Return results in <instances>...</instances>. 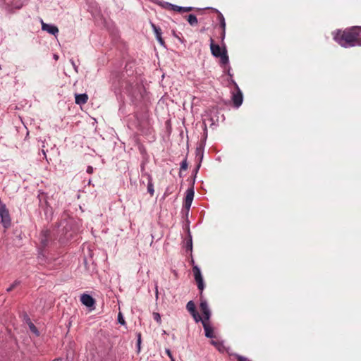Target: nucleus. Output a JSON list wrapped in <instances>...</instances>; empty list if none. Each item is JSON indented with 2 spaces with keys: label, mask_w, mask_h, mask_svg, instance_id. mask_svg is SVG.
<instances>
[{
  "label": "nucleus",
  "mask_w": 361,
  "mask_h": 361,
  "mask_svg": "<svg viewBox=\"0 0 361 361\" xmlns=\"http://www.w3.org/2000/svg\"><path fill=\"white\" fill-rule=\"evenodd\" d=\"M334 39L344 47H353L356 44H360L359 32L356 27H353L343 31L337 30Z\"/></svg>",
  "instance_id": "f257e3e1"
},
{
  "label": "nucleus",
  "mask_w": 361,
  "mask_h": 361,
  "mask_svg": "<svg viewBox=\"0 0 361 361\" xmlns=\"http://www.w3.org/2000/svg\"><path fill=\"white\" fill-rule=\"evenodd\" d=\"M191 263H192V264H194V260H193V259H192Z\"/></svg>",
  "instance_id": "58836bf2"
},
{
  "label": "nucleus",
  "mask_w": 361,
  "mask_h": 361,
  "mask_svg": "<svg viewBox=\"0 0 361 361\" xmlns=\"http://www.w3.org/2000/svg\"><path fill=\"white\" fill-rule=\"evenodd\" d=\"M147 191L151 195V196L154 195V190L152 183V178L149 175L148 176Z\"/></svg>",
  "instance_id": "2eb2a0df"
},
{
  "label": "nucleus",
  "mask_w": 361,
  "mask_h": 361,
  "mask_svg": "<svg viewBox=\"0 0 361 361\" xmlns=\"http://www.w3.org/2000/svg\"><path fill=\"white\" fill-rule=\"evenodd\" d=\"M0 221L1 224L5 228H8L11 224L9 211L6 204H2L0 208Z\"/></svg>",
  "instance_id": "f03ea898"
},
{
  "label": "nucleus",
  "mask_w": 361,
  "mask_h": 361,
  "mask_svg": "<svg viewBox=\"0 0 361 361\" xmlns=\"http://www.w3.org/2000/svg\"><path fill=\"white\" fill-rule=\"evenodd\" d=\"M42 153H43L44 156V157H46L45 151H44V149H42Z\"/></svg>",
  "instance_id": "c9c22d12"
},
{
  "label": "nucleus",
  "mask_w": 361,
  "mask_h": 361,
  "mask_svg": "<svg viewBox=\"0 0 361 361\" xmlns=\"http://www.w3.org/2000/svg\"><path fill=\"white\" fill-rule=\"evenodd\" d=\"M80 302L90 308H94L95 304V300L88 294H82L80 296Z\"/></svg>",
  "instance_id": "6e6552de"
},
{
  "label": "nucleus",
  "mask_w": 361,
  "mask_h": 361,
  "mask_svg": "<svg viewBox=\"0 0 361 361\" xmlns=\"http://www.w3.org/2000/svg\"><path fill=\"white\" fill-rule=\"evenodd\" d=\"M166 354L169 355V357L171 358V361H174L173 357H172L171 353L169 350H166Z\"/></svg>",
  "instance_id": "cd10ccee"
},
{
  "label": "nucleus",
  "mask_w": 361,
  "mask_h": 361,
  "mask_svg": "<svg viewBox=\"0 0 361 361\" xmlns=\"http://www.w3.org/2000/svg\"><path fill=\"white\" fill-rule=\"evenodd\" d=\"M188 163L186 159L183 160L180 164V171H185L188 169Z\"/></svg>",
  "instance_id": "393cba45"
},
{
  "label": "nucleus",
  "mask_w": 361,
  "mask_h": 361,
  "mask_svg": "<svg viewBox=\"0 0 361 361\" xmlns=\"http://www.w3.org/2000/svg\"><path fill=\"white\" fill-rule=\"evenodd\" d=\"M153 318L159 324H161V315L158 312H154L153 313Z\"/></svg>",
  "instance_id": "5701e85b"
},
{
  "label": "nucleus",
  "mask_w": 361,
  "mask_h": 361,
  "mask_svg": "<svg viewBox=\"0 0 361 361\" xmlns=\"http://www.w3.org/2000/svg\"><path fill=\"white\" fill-rule=\"evenodd\" d=\"M219 57L220 58V61L222 64L226 65L228 63L229 59L226 49H224L222 55L219 56Z\"/></svg>",
  "instance_id": "f3484780"
},
{
  "label": "nucleus",
  "mask_w": 361,
  "mask_h": 361,
  "mask_svg": "<svg viewBox=\"0 0 361 361\" xmlns=\"http://www.w3.org/2000/svg\"><path fill=\"white\" fill-rule=\"evenodd\" d=\"M41 24H42V30L43 31H46L47 32L52 35H56L59 32L58 27L53 25V24H49L45 23L42 19H41Z\"/></svg>",
  "instance_id": "423d86ee"
},
{
  "label": "nucleus",
  "mask_w": 361,
  "mask_h": 361,
  "mask_svg": "<svg viewBox=\"0 0 361 361\" xmlns=\"http://www.w3.org/2000/svg\"><path fill=\"white\" fill-rule=\"evenodd\" d=\"M232 100L235 107H239L243 103V94L238 87H236V92L233 93Z\"/></svg>",
  "instance_id": "1a4fd4ad"
},
{
  "label": "nucleus",
  "mask_w": 361,
  "mask_h": 361,
  "mask_svg": "<svg viewBox=\"0 0 361 361\" xmlns=\"http://www.w3.org/2000/svg\"><path fill=\"white\" fill-rule=\"evenodd\" d=\"M187 310L191 314L195 313L196 310L195 305L193 301H189L186 305Z\"/></svg>",
  "instance_id": "dca6fc26"
},
{
  "label": "nucleus",
  "mask_w": 361,
  "mask_h": 361,
  "mask_svg": "<svg viewBox=\"0 0 361 361\" xmlns=\"http://www.w3.org/2000/svg\"><path fill=\"white\" fill-rule=\"evenodd\" d=\"M49 231L47 230L42 231L40 233V241L43 246H46L48 243Z\"/></svg>",
  "instance_id": "ddd939ff"
},
{
  "label": "nucleus",
  "mask_w": 361,
  "mask_h": 361,
  "mask_svg": "<svg viewBox=\"0 0 361 361\" xmlns=\"http://www.w3.org/2000/svg\"><path fill=\"white\" fill-rule=\"evenodd\" d=\"M202 324L204 327V331H205V336L207 338H214V332L213 330V328L209 324V320H202Z\"/></svg>",
  "instance_id": "9d476101"
},
{
  "label": "nucleus",
  "mask_w": 361,
  "mask_h": 361,
  "mask_svg": "<svg viewBox=\"0 0 361 361\" xmlns=\"http://www.w3.org/2000/svg\"><path fill=\"white\" fill-rule=\"evenodd\" d=\"M172 6L173 11L178 12H189L193 9L192 7H180L176 5H173Z\"/></svg>",
  "instance_id": "4468645a"
},
{
  "label": "nucleus",
  "mask_w": 361,
  "mask_h": 361,
  "mask_svg": "<svg viewBox=\"0 0 361 361\" xmlns=\"http://www.w3.org/2000/svg\"><path fill=\"white\" fill-rule=\"evenodd\" d=\"M211 343L212 345H214V346H216V348H219L221 345L220 343L214 341H212Z\"/></svg>",
  "instance_id": "c756f323"
},
{
  "label": "nucleus",
  "mask_w": 361,
  "mask_h": 361,
  "mask_svg": "<svg viewBox=\"0 0 361 361\" xmlns=\"http://www.w3.org/2000/svg\"><path fill=\"white\" fill-rule=\"evenodd\" d=\"M225 30H221V42H222V44H224V38H225Z\"/></svg>",
  "instance_id": "bb28decb"
},
{
  "label": "nucleus",
  "mask_w": 361,
  "mask_h": 361,
  "mask_svg": "<svg viewBox=\"0 0 361 361\" xmlns=\"http://www.w3.org/2000/svg\"><path fill=\"white\" fill-rule=\"evenodd\" d=\"M210 49L212 54L215 57H219L222 55L224 49H226L224 44H222V47H220L219 44H215L214 39L210 38Z\"/></svg>",
  "instance_id": "20e7f679"
},
{
  "label": "nucleus",
  "mask_w": 361,
  "mask_h": 361,
  "mask_svg": "<svg viewBox=\"0 0 361 361\" xmlns=\"http://www.w3.org/2000/svg\"><path fill=\"white\" fill-rule=\"evenodd\" d=\"M218 18H219V20L220 23V27H221V30H225L226 22H225V19H224L223 15L221 13H219Z\"/></svg>",
  "instance_id": "412c9836"
},
{
  "label": "nucleus",
  "mask_w": 361,
  "mask_h": 361,
  "mask_svg": "<svg viewBox=\"0 0 361 361\" xmlns=\"http://www.w3.org/2000/svg\"><path fill=\"white\" fill-rule=\"evenodd\" d=\"M53 58H54L55 60H58V59H59V56H58L57 54H54L53 55Z\"/></svg>",
  "instance_id": "f704fd0d"
},
{
  "label": "nucleus",
  "mask_w": 361,
  "mask_h": 361,
  "mask_svg": "<svg viewBox=\"0 0 361 361\" xmlns=\"http://www.w3.org/2000/svg\"><path fill=\"white\" fill-rule=\"evenodd\" d=\"M200 167V164H199L197 168V170Z\"/></svg>",
  "instance_id": "4c0bfd02"
},
{
  "label": "nucleus",
  "mask_w": 361,
  "mask_h": 361,
  "mask_svg": "<svg viewBox=\"0 0 361 361\" xmlns=\"http://www.w3.org/2000/svg\"><path fill=\"white\" fill-rule=\"evenodd\" d=\"M24 5V0H13L11 3V6L16 8L20 9Z\"/></svg>",
  "instance_id": "6ab92c4d"
},
{
  "label": "nucleus",
  "mask_w": 361,
  "mask_h": 361,
  "mask_svg": "<svg viewBox=\"0 0 361 361\" xmlns=\"http://www.w3.org/2000/svg\"><path fill=\"white\" fill-rule=\"evenodd\" d=\"M197 155L199 154H201V158L202 157V149L201 148H197Z\"/></svg>",
  "instance_id": "2f4dec72"
},
{
  "label": "nucleus",
  "mask_w": 361,
  "mask_h": 361,
  "mask_svg": "<svg viewBox=\"0 0 361 361\" xmlns=\"http://www.w3.org/2000/svg\"><path fill=\"white\" fill-rule=\"evenodd\" d=\"M191 315L196 322H202V320H203V318H202L200 317V315L199 314V313L197 311L195 313L191 314Z\"/></svg>",
  "instance_id": "4be33fe9"
},
{
  "label": "nucleus",
  "mask_w": 361,
  "mask_h": 361,
  "mask_svg": "<svg viewBox=\"0 0 361 361\" xmlns=\"http://www.w3.org/2000/svg\"><path fill=\"white\" fill-rule=\"evenodd\" d=\"M237 361H250L248 360L246 357H243V356H238L237 357Z\"/></svg>",
  "instance_id": "a878e982"
},
{
  "label": "nucleus",
  "mask_w": 361,
  "mask_h": 361,
  "mask_svg": "<svg viewBox=\"0 0 361 361\" xmlns=\"http://www.w3.org/2000/svg\"><path fill=\"white\" fill-rule=\"evenodd\" d=\"M118 321L121 324H125V321L124 319H123V317H121V313L118 314Z\"/></svg>",
  "instance_id": "c85d7f7f"
},
{
  "label": "nucleus",
  "mask_w": 361,
  "mask_h": 361,
  "mask_svg": "<svg viewBox=\"0 0 361 361\" xmlns=\"http://www.w3.org/2000/svg\"><path fill=\"white\" fill-rule=\"evenodd\" d=\"M152 27L155 32L156 37H157V40L161 45H164V41L162 39L161 35V29L159 27H157L154 24H152Z\"/></svg>",
  "instance_id": "f8f14e48"
},
{
  "label": "nucleus",
  "mask_w": 361,
  "mask_h": 361,
  "mask_svg": "<svg viewBox=\"0 0 361 361\" xmlns=\"http://www.w3.org/2000/svg\"><path fill=\"white\" fill-rule=\"evenodd\" d=\"M188 247L190 248V250H192V240H190V241L188 243Z\"/></svg>",
  "instance_id": "72a5a7b5"
},
{
  "label": "nucleus",
  "mask_w": 361,
  "mask_h": 361,
  "mask_svg": "<svg viewBox=\"0 0 361 361\" xmlns=\"http://www.w3.org/2000/svg\"><path fill=\"white\" fill-rule=\"evenodd\" d=\"M187 20L190 25L192 26L196 25L198 23L197 17L193 14L188 15Z\"/></svg>",
  "instance_id": "a211bd4d"
},
{
  "label": "nucleus",
  "mask_w": 361,
  "mask_h": 361,
  "mask_svg": "<svg viewBox=\"0 0 361 361\" xmlns=\"http://www.w3.org/2000/svg\"><path fill=\"white\" fill-rule=\"evenodd\" d=\"M200 311L204 315L203 320H209L211 312L208 307L207 302L205 300L201 298L200 305Z\"/></svg>",
  "instance_id": "0eeeda50"
},
{
  "label": "nucleus",
  "mask_w": 361,
  "mask_h": 361,
  "mask_svg": "<svg viewBox=\"0 0 361 361\" xmlns=\"http://www.w3.org/2000/svg\"><path fill=\"white\" fill-rule=\"evenodd\" d=\"M75 103L79 105L87 103L88 100V96L87 94H75Z\"/></svg>",
  "instance_id": "9b49d317"
},
{
  "label": "nucleus",
  "mask_w": 361,
  "mask_h": 361,
  "mask_svg": "<svg viewBox=\"0 0 361 361\" xmlns=\"http://www.w3.org/2000/svg\"><path fill=\"white\" fill-rule=\"evenodd\" d=\"M18 284H19V281H14L8 288H7L6 291L7 292L11 291Z\"/></svg>",
  "instance_id": "b1692460"
},
{
  "label": "nucleus",
  "mask_w": 361,
  "mask_h": 361,
  "mask_svg": "<svg viewBox=\"0 0 361 361\" xmlns=\"http://www.w3.org/2000/svg\"><path fill=\"white\" fill-rule=\"evenodd\" d=\"M194 197V190L192 188H189L186 191V196L183 203V207L188 212Z\"/></svg>",
  "instance_id": "39448f33"
},
{
  "label": "nucleus",
  "mask_w": 361,
  "mask_h": 361,
  "mask_svg": "<svg viewBox=\"0 0 361 361\" xmlns=\"http://www.w3.org/2000/svg\"><path fill=\"white\" fill-rule=\"evenodd\" d=\"M141 343V335L140 334H138V338H137V345L140 347Z\"/></svg>",
  "instance_id": "473e14b6"
},
{
  "label": "nucleus",
  "mask_w": 361,
  "mask_h": 361,
  "mask_svg": "<svg viewBox=\"0 0 361 361\" xmlns=\"http://www.w3.org/2000/svg\"><path fill=\"white\" fill-rule=\"evenodd\" d=\"M93 168L91 166H89L87 169V173H93Z\"/></svg>",
  "instance_id": "7c9ffc66"
},
{
  "label": "nucleus",
  "mask_w": 361,
  "mask_h": 361,
  "mask_svg": "<svg viewBox=\"0 0 361 361\" xmlns=\"http://www.w3.org/2000/svg\"><path fill=\"white\" fill-rule=\"evenodd\" d=\"M28 326H29V329L33 333L35 334L36 336H39V332L37 329V328L35 326V324L30 320V319H28Z\"/></svg>",
  "instance_id": "aec40b11"
},
{
  "label": "nucleus",
  "mask_w": 361,
  "mask_h": 361,
  "mask_svg": "<svg viewBox=\"0 0 361 361\" xmlns=\"http://www.w3.org/2000/svg\"><path fill=\"white\" fill-rule=\"evenodd\" d=\"M156 295H158V290H157V288H156Z\"/></svg>",
  "instance_id": "e433bc0d"
},
{
  "label": "nucleus",
  "mask_w": 361,
  "mask_h": 361,
  "mask_svg": "<svg viewBox=\"0 0 361 361\" xmlns=\"http://www.w3.org/2000/svg\"><path fill=\"white\" fill-rule=\"evenodd\" d=\"M192 272L194 274L195 280L197 285V288L201 291L200 295H202L204 285L200 269L197 266L194 265L192 267Z\"/></svg>",
  "instance_id": "7ed1b4c3"
}]
</instances>
